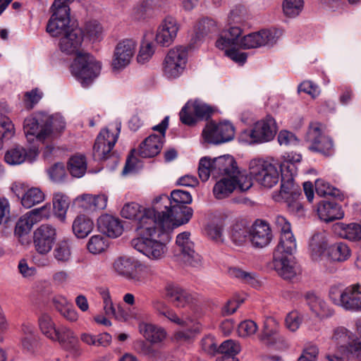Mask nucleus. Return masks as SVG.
<instances>
[{
  "label": "nucleus",
  "mask_w": 361,
  "mask_h": 361,
  "mask_svg": "<svg viewBox=\"0 0 361 361\" xmlns=\"http://www.w3.org/2000/svg\"><path fill=\"white\" fill-rule=\"evenodd\" d=\"M118 132L116 134L110 133L108 129H103L97 135L94 147L93 157L94 159L104 161L111 157V150L117 142Z\"/></svg>",
  "instance_id": "2eb2a0df"
},
{
  "label": "nucleus",
  "mask_w": 361,
  "mask_h": 361,
  "mask_svg": "<svg viewBox=\"0 0 361 361\" xmlns=\"http://www.w3.org/2000/svg\"><path fill=\"white\" fill-rule=\"evenodd\" d=\"M153 214L154 211L149 210L140 219L135 228L139 237L131 240V245L149 259H157L164 256L166 244L171 237L167 216L159 223L152 218Z\"/></svg>",
  "instance_id": "f03ea898"
},
{
  "label": "nucleus",
  "mask_w": 361,
  "mask_h": 361,
  "mask_svg": "<svg viewBox=\"0 0 361 361\" xmlns=\"http://www.w3.org/2000/svg\"><path fill=\"white\" fill-rule=\"evenodd\" d=\"M257 330V324L252 320H245L238 325V334L242 337L250 336L256 333Z\"/></svg>",
  "instance_id": "338daca9"
},
{
  "label": "nucleus",
  "mask_w": 361,
  "mask_h": 361,
  "mask_svg": "<svg viewBox=\"0 0 361 361\" xmlns=\"http://www.w3.org/2000/svg\"><path fill=\"white\" fill-rule=\"evenodd\" d=\"M249 18L247 10L243 5H236L230 12L229 20L233 23L240 24Z\"/></svg>",
  "instance_id": "680f3d73"
},
{
  "label": "nucleus",
  "mask_w": 361,
  "mask_h": 361,
  "mask_svg": "<svg viewBox=\"0 0 361 361\" xmlns=\"http://www.w3.org/2000/svg\"><path fill=\"white\" fill-rule=\"evenodd\" d=\"M187 56L188 54L185 47H177L171 49L168 52L164 61L170 62L171 64V63H180L182 62L186 63Z\"/></svg>",
  "instance_id": "864d4df0"
},
{
  "label": "nucleus",
  "mask_w": 361,
  "mask_h": 361,
  "mask_svg": "<svg viewBox=\"0 0 361 361\" xmlns=\"http://www.w3.org/2000/svg\"><path fill=\"white\" fill-rule=\"evenodd\" d=\"M241 34L242 30L239 26H231L221 32L216 42V47L222 50L230 47H239Z\"/></svg>",
  "instance_id": "a878e982"
},
{
  "label": "nucleus",
  "mask_w": 361,
  "mask_h": 361,
  "mask_svg": "<svg viewBox=\"0 0 361 361\" xmlns=\"http://www.w3.org/2000/svg\"><path fill=\"white\" fill-rule=\"evenodd\" d=\"M44 200V194L38 188L28 189L20 198L22 205L27 209L37 204Z\"/></svg>",
  "instance_id": "58836bf2"
},
{
  "label": "nucleus",
  "mask_w": 361,
  "mask_h": 361,
  "mask_svg": "<svg viewBox=\"0 0 361 361\" xmlns=\"http://www.w3.org/2000/svg\"><path fill=\"white\" fill-rule=\"evenodd\" d=\"M160 203L164 204V208L165 205L170 206V197L166 195H161L155 197L153 200V207L152 209H145L144 214L142 215V218L146 215L147 211L152 210L154 211V214L151 216L152 218L154 219L156 221H158V216L159 214L162 213L163 212H166V209L161 210L162 206L161 204L159 205Z\"/></svg>",
  "instance_id": "5fc2aeb1"
},
{
  "label": "nucleus",
  "mask_w": 361,
  "mask_h": 361,
  "mask_svg": "<svg viewBox=\"0 0 361 361\" xmlns=\"http://www.w3.org/2000/svg\"><path fill=\"white\" fill-rule=\"evenodd\" d=\"M216 30V22L211 18H205L197 23L195 28V36L198 39H201L208 34L214 32Z\"/></svg>",
  "instance_id": "09e8293b"
},
{
  "label": "nucleus",
  "mask_w": 361,
  "mask_h": 361,
  "mask_svg": "<svg viewBox=\"0 0 361 361\" xmlns=\"http://www.w3.org/2000/svg\"><path fill=\"white\" fill-rule=\"evenodd\" d=\"M185 62L180 63H171L164 61V72L169 78H178L183 72L185 66Z\"/></svg>",
  "instance_id": "0e129e2a"
},
{
  "label": "nucleus",
  "mask_w": 361,
  "mask_h": 361,
  "mask_svg": "<svg viewBox=\"0 0 361 361\" xmlns=\"http://www.w3.org/2000/svg\"><path fill=\"white\" fill-rule=\"evenodd\" d=\"M289 175L281 174V185L280 190V196L281 199L290 198L291 195L294 197H301V189L299 185H295L293 182V176L290 173Z\"/></svg>",
  "instance_id": "473e14b6"
},
{
  "label": "nucleus",
  "mask_w": 361,
  "mask_h": 361,
  "mask_svg": "<svg viewBox=\"0 0 361 361\" xmlns=\"http://www.w3.org/2000/svg\"><path fill=\"white\" fill-rule=\"evenodd\" d=\"M56 240V229L47 224L42 225L34 233V245L41 255L48 253Z\"/></svg>",
  "instance_id": "6ab92c4d"
},
{
  "label": "nucleus",
  "mask_w": 361,
  "mask_h": 361,
  "mask_svg": "<svg viewBox=\"0 0 361 361\" xmlns=\"http://www.w3.org/2000/svg\"><path fill=\"white\" fill-rule=\"evenodd\" d=\"M140 331L144 337L152 343L161 342L166 337L165 331L150 324L140 325Z\"/></svg>",
  "instance_id": "e433bc0d"
},
{
  "label": "nucleus",
  "mask_w": 361,
  "mask_h": 361,
  "mask_svg": "<svg viewBox=\"0 0 361 361\" xmlns=\"http://www.w3.org/2000/svg\"><path fill=\"white\" fill-rule=\"evenodd\" d=\"M38 322L42 333L53 341L54 338H56L57 329H56L55 324L50 316L48 314H43L39 318Z\"/></svg>",
  "instance_id": "8fccbe9b"
},
{
  "label": "nucleus",
  "mask_w": 361,
  "mask_h": 361,
  "mask_svg": "<svg viewBox=\"0 0 361 361\" xmlns=\"http://www.w3.org/2000/svg\"><path fill=\"white\" fill-rule=\"evenodd\" d=\"M281 35L282 31L281 30H262L240 38L239 48L248 49L262 46L272 47Z\"/></svg>",
  "instance_id": "9d476101"
},
{
  "label": "nucleus",
  "mask_w": 361,
  "mask_h": 361,
  "mask_svg": "<svg viewBox=\"0 0 361 361\" xmlns=\"http://www.w3.org/2000/svg\"><path fill=\"white\" fill-rule=\"evenodd\" d=\"M85 30L92 40L99 39L103 32L102 25L96 20H90L85 24Z\"/></svg>",
  "instance_id": "e2e57ef3"
},
{
  "label": "nucleus",
  "mask_w": 361,
  "mask_h": 361,
  "mask_svg": "<svg viewBox=\"0 0 361 361\" xmlns=\"http://www.w3.org/2000/svg\"><path fill=\"white\" fill-rule=\"evenodd\" d=\"M145 209L136 202L126 203L121 209V214L123 218L128 219H137V226L140 219L144 214Z\"/></svg>",
  "instance_id": "de8ad7c7"
},
{
  "label": "nucleus",
  "mask_w": 361,
  "mask_h": 361,
  "mask_svg": "<svg viewBox=\"0 0 361 361\" xmlns=\"http://www.w3.org/2000/svg\"><path fill=\"white\" fill-rule=\"evenodd\" d=\"M273 266L277 274L285 280H291L300 272L293 257L274 256Z\"/></svg>",
  "instance_id": "412c9836"
},
{
  "label": "nucleus",
  "mask_w": 361,
  "mask_h": 361,
  "mask_svg": "<svg viewBox=\"0 0 361 361\" xmlns=\"http://www.w3.org/2000/svg\"><path fill=\"white\" fill-rule=\"evenodd\" d=\"M332 339L338 351L343 356L350 358L360 355L361 342L353 332L343 326L334 329Z\"/></svg>",
  "instance_id": "423d86ee"
},
{
  "label": "nucleus",
  "mask_w": 361,
  "mask_h": 361,
  "mask_svg": "<svg viewBox=\"0 0 361 361\" xmlns=\"http://www.w3.org/2000/svg\"><path fill=\"white\" fill-rule=\"evenodd\" d=\"M82 42V30L75 27L60 36L59 48L66 55L75 56L70 66L71 73L83 87H87L99 75L102 65L92 55L80 51Z\"/></svg>",
  "instance_id": "f257e3e1"
},
{
  "label": "nucleus",
  "mask_w": 361,
  "mask_h": 361,
  "mask_svg": "<svg viewBox=\"0 0 361 361\" xmlns=\"http://www.w3.org/2000/svg\"><path fill=\"white\" fill-rule=\"evenodd\" d=\"M93 227V221L85 215L77 216L72 225L73 232L78 238L87 237L92 232Z\"/></svg>",
  "instance_id": "72a5a7b5"
},
{
  "label": "nucleus",
  "mask_w": 361,
  "mask_h": 361,
  "mask_svg": "<svg viewBox=\"0 0 361 361\" xmlns=\"http://www.w3.org/2000/svg\"><path fill=\"white\" fill-rule=\"evenodd\" d=\"M154 53V47L152 42H143L137 56V61L139 63L144 64L147 62Z\"/></svg>",
  "instance_id": "69168bd1"
},
{
  "label": "nucleus",
  "mask_w": 361,
  "mask_h": 361,
  "mask_svg": "<svg viewBox=\"0 0 361 361\" xmlns=\"http://www.w3.org/2000/svg\"><path fill=\"white\" fill-rule=\"evenodd\" d=\"M205 231L209 238L216 242H223V231L224 228L222 225L210 224L207 225Z\"/></svg>",
  "instance_id": "774afa93"
},
{
  "label": "nucleus",
  "mask_w": 361,
  "mask_h": 361,
  "mask_svg": "<svg viewBox=\"0 0 361 361\" xmlns=\"http://www.w3.org/2000/svg\"><path fill=\"white\" fill-rule=\"evenodd\" d=\"M277 131L275 120L271 116L257 121L252 130H245L240 135L242 142L249 144L262 143L271 140Z\"/></svg>",
  "instance_id": "39448f33"
},
{
  "label": "nucleus",
  "mask_w": 361,
  "mask_h": 361,
  "mask_svg": "<svg viewBox=\"0 0 361 361\" xmlns=\"http://www.w3.org/2000/svg\"><path fill=\"white\" fill-rule=\"evenodd\" d=\"M325 126L319 122H311L305 135V140L311 143V151L321 153L325 156L331 154L333 141L324 134Z\"/></svg>",
  "instance_id": "6e6552de"
},
{
  "label": "nucleus",
  "mask_w": 361,
  "mask_h": 361,
  "mask_svg": "<svg viewBox=\"0 0 361 361\" xmlns=\"http://www.w3.org/2000/svg\"><path fill=\"white\" fill-rule=\"evenodd\" d=\"M301 155L296 153H290L286 156H284V161L280 166L281 173H284V171L286 170L287 173H290L292 175H295L296 173L295 163H299L301 161Z\"/></svg>",
  "instance_id": "4d7b16f0"
},
{
  "label": "nucleus",
  "mask_w": 361,
  "mask_h": 361,
  "mask_svg": "<svg viewBox=\"0 0 361 361\" xmlns=\"http://www.w3.org/2000/svg\"><path fill=\"white\" fill-rule=\"evenodd\" d=\"M329 257L334 262H343L346 261L351 255L349 247L344 243H336L329 247Z\"/></svg>",
  "instance_id": "c9c22d12"
},
{
  "label": "nucleus",
  "mask_w": 361,
  "mask_h": 361,
  "mask_svg": "<svg viewBox=\"0 0 361 361\" xmlns=\"http://www.w3.org/2000/svg\"><path fill=\"white\" fill-rule=\"evenodd\" d=\"M21 344L24 350L32 352L37 344L38 337L35 326L25 322L21 325Z\"/></svg>",
  "instance_id": "2f4dec72"
},
{
  "label": "nucleus",
  "mask_w": 361,
  "mask_h": 361,
  "mask_svg": "<svg viewBox=\"0 0 361 361\" xmlns=\"http://www.w3.org/2000/svg\"><path fill=\"white\" fill-rule=\"evenodd\" d=\"M49 121V114L44 112L26 118L23 122V130L27 139L32 140L35 137L44 141L48 138L49 128L45 126Z\"/></svg>",
  "instance_id": "9b49d317"
},
{
  "label": "nucleus",
  "mask_w": 361,
  "mask_h": 361,
  "mask_svg": "<svg viewBox=\"0 0 361 361\" xmlns=\"http://www.w3.org/2000/svg\"><path fill=\"white\" fill-rule=\"evenodd\" d=\"M68 197L62 193H56L53 197V207L55 215L61 221L66 218L67 210L69 207Z\"/></svg>",
  "instance_id": "79ce46f5"
},
{
  "label": "nucleus",
  "mask_w": 361,
  "mask_h": 361,
  "mask_svg": "<svg viewBox=\"0 0 361 361\" xmlns=\"http://www.w3.org/2000/svg\"><path fill=\"white\" fill-rule=\"evenodd\" d=\"M240 351V344L233 340L229 339L221 343L218 347L217 353L222 355V361H226L228 358L238 360L234 356Z\"/></svg>",
  "instance_id": "c03bdc74"
},
{
  "label": "nucleus",
  "mask_w": 361,
  "mask_h": 361,
  "mask_svg": "<svg viewBox=\"0 0 361 361\" xmlns=\"http://www.w3.org/2000/svg\"><path fill=\"white\" fill-rule=\"evenodd\" d=\"M135 42L131 39L120 42L116 47L111 63L113 69H121L128 66L134 55Z\"/></svg>",
  "instance_id": "aec40b11"
},
{
  "label": "nucleus",
  "mask_w": 361,
  "mask_h": 361,
  "mask_svg": "<svg viewBox=\"0 0 361 361\" xmlns=\"http://www.w3.org/2000/svg\"><path fill=\"white\" fill-rule=\"evenodd\" d=\"M164 209L166 212L160 213L158 216V221H156L159 223L167 216V221L169 223V233L174 227L187 224L193 214V209L186 204L165 205Z\"/></svg>",
  "instance_id": "4468645a"
},
{
  "label": "nucleus",
  "mask_w": 361,
  "mask_h": 361,
  "mask_svg": "<svg viewBox=\"0 0 361 361\" xmlns=\"http://www.w3.org/2000/svg\"><path fill=\"white\" fill-rule=\"evenodd\" d=\"M234 190L233 181L231 178H223L215 184L213 192L217 199L221 200L228 197Z\"/></svg>",
  "instance_id": "49530a36"
},
{
  "label": "nucleus",
  "mask_w": 361,
  "mask_h": 361,
  "mask_svg": "<svg viewBox=\"0 0 361 361\" xmlns=\"http://www.w3.org/2000/svg\"><path fill=\"white\" fill-rule=\"evenodd\" d=\"M234 135L233 126L227 121L221 122L218 124L209 122L206 125L202 131L204 141L214 145L231 141L233 139Z\"/></svg>",
  "instance_id": "f8f14e48"
},
{
  "label": "nucleus",
  "mask_w": 361,
  "mask_h": 361,
  "mask_svg": "<svg viewBox=\"0 0 361 361\" xmlns=\"http://www.w3.org/2000/svg\"><path fill=\"white\" fill-rule=\"evenodd\" d=\"M178 30L176 19L171 16H166L157 30L155 41L161 47H169L176 39Z\"/></svg>",
  "instance_id": "a211bd4d"
},
{
  "label": "nucleus",
  "mask_w": 361,
  "mask_h": 361,
  "mask_svg": "<svg viewBox=\"0 0 361 361\" xmlns=\"http://www.w3.org/2000/svg\"><path fill=\"white\" fill-rule=\"evenodd\" d=\"M296 247L295 239L292 232H284L281 234L279 243L274 252V256L293 257Z\"/></svg>",
  "instance_id": "c756f323"
},
{
  "label": "nucleus",
  "mask_w": 361,
  "mask_h": 361,
  "mask_svg": "<svg viewBox=\"0 0 361 361\" xmlns=\"http://www.w3.org/2000/svg\"><path fill=\"white\" fill-rule=\"evenodd\" d=\"M327 243L326 236L322 233H315L310 242V249L312 256L317 259L326 250Z\"/></svg>",
  "instance_id": "37998d69"
},
{
  "label": "nucleus",
  "mask_w": 361,
  "mask_h": 361,
  "mask_svg": "<svg viewBox=\"0 0 361 361\" xmlns=\"http://www.w3.org/2000/svg\"><path fill=\"white\" fill-rule=\"evenodd\" d=\"M329 297L334 304L346 310L361 311V286L358 283L350 286L341 292L331 288Z\"/></svg>",
  "instance_id": "0eeeda50"
},
{
  "label": "nucleus",
  "mask_w": 361,
  "mask_h": 361,
  "mask_svg": "<svg viewBox=\"0 0 361 361\" xmlns=\"http://www.w3.org/2000/svg\"><path fill=\"white\" fill-rule=\"evenodd\" d=\"M249 169L250 176L264 188H271L279 183V171L275 164L269 161L252 159L250 162Z\"/></svg>",
  "instance_id": "20e7f679"
},
{
  "label": "nucleus",
  "mask_w": 361,
  "mask_h": 361,
  "mask_svg": "<svg viewBox=\"0 0 361 361\" xmlns=\"http://www.w3.org/2000/svg\"><path fill=\"white\" fill-rule=\"evenodd\" d=\"M37 154V150L35 149H27L20 145H15L6 151L4 160L10 165H17L26 160L32 161Z\"/></svg>",
  "instance_id": "4be33fe9"
},
{
  "label": "nucleus",
  "mask_w": 361,
  "mask_h": 361,
  "mask_svg": "<svg viewBox=\"0 0 361 361\" xmlns=\"http://www.w3.org/2000/svg\"><path fill=\"white\" fill-rule=\"evenodd\" d=\"M50 207L44 205L34 209L21 216L16 223L15 233L19 236L28 233L33 225L42 218H47L49 215Z\"/></svg>",
  "instance_id": "f3484780"
},
{
  "label": "nucleus",
  "mask_w": 361,
  "mask_h": 361,
  "mask_svg": "<svg viewBox=\"0 0 361 361\" xmlns=\"http://www.w3.org/2000/svg\"><path fill=\"white\" fill-rule=\"evenodd\" d=\"M238 169L236 161L231 155H224L214 159L204 157L200 160L198 175L202 182H206L210 176L214 178L222 176L231 178L238 172Z\"/></svg>",
  "instance_id": "7ed1b4c3"
},
{
  "label": "nucleus",
  "mask_w": 361,
  "mask_h": 361,
  "mask_svg": "<svg viewBox=\"0 0 361 361\" xmlns=\"http://www.w3.org/2000/svg\"><path fill=\"white\" fill-rule=\"evenodd\" d=\"M319 218L324 221H333L343 217V212L335 201H322L317 207Z\"/></svg>",
  "instance_id": "bb28decb"
},
{
  "label": "nucleus",
  "mask_w": 361,
  "mask_h": 361,
  "mask_svg": "<svg viewBox=\"0 0 361 361\" xmlns=\"http://www.w3.org/2000/svg\"><path fill=\"white\" fill-rule=\"evenodd\" d=\"M166 297L176 307H184L192 300L190 293L178 286L172 285L166 287Z\"/></svg>",
  "instance_id": "cd10ccee"
},
{
  "label": "nucleus",
  "mask_w": 361,
  "mask_h": 361,
  "mask_svg": "<svg viewBox=\"0 0 361 361\" xmlns=\"http://www.w3.org/2000/svg\"><path fill=\"white\" fill-rule=\"evenodd\" d=\"M315 190L317 194L321 197L332 196L336 197L340 196V191L337 188L322 179H317L315 181Z\"/></svg>",
  "instance_id": "603ef678"
},
{
  "label": "nucleus",
  "mask_w": 361,
  "mask_h": 361,
  "mask_svg": "<svg viewBox=\"0 0 361 361\" xmlns=\"http://www.w3.org/2000/svg\"><path fill=\"white\" fill-rule=\"evenodd\" d=\"M303 6V0H283V11L286 16L295 18L301 13Z\"/></svg>",
  "instance_id": "3c124183"
},
{
  "label": "nucleus",
  "mask_w": 361,
  "mask_h": 361,
  "mask_svg": "<svg viewBox=\"0 0 361 361\" xmlns=\"http://www.w3.org/2000/svg\"><path fill=\"white\" fill-rule=\"evenodd\" d=\"M335 233L343 238L352 241L361 240V225L356 223L345 224L338 223L334 226Z\"/></svg>",
  "instance_id": "7c9ffc66"
},
{
  "label": "nucleus",
  "mask_w": 361,
  "mask_h": 361,
  "mask_svg": "<svg viewBox=\"0 0 361 361\" xmlns=\"http://www.w3.org/2000/svg\"><path fill=\"white\" fill-rule=\"evenodd\" d=\"M304 298L310 307V310L320 319H326L334 315V311L322 298L318 297L313 291H308L304 294Z\"/></svg>",
  "instance_id": "b1692460"
},
{
  "label": "nucleus",
  "mask_w": 361,
  "mask_h": 361,
  "mask_svg": "<svg viewBox=\"0 0 361 361\" xmlns=\"http://www.w3.org/2000/svg\"><path fill=\"white\" fill-rule=\"evenodd\" d=\"M106 247L105 238L101 235L92 236L87 244V250L92 254H99L103 252Z\"/></svg>",
  "instance_id": "bf43d9fd"
},
{
  "label": "nucleus",
  "mask_w": 361,
  "mask_h": 361,
  "mask_svg": "<svg viewBox=\"0 0 361 361\" xmlns=\"http://www.w3.org/2000/svg\"><path fill=\"white\" fill-rule=\"evenodd\" d=\"M192 107H194L192 103L187 102L180 110L179 116L180 120L183 123L188 126H192L197 122L195 110L192 109Z\"/></svg>",
  "instance_id": "13d9d810"
},
{
  "label": "nucleus",
  "mask_w": 361,
  "mask_h": 361,
  "mask_svg": "<svg viewBox=\"0 0 361 361\" xmlns=\"http://www.w3.org/2000/svg\"><path fill=\"white\" fill-rule=\"evenodd\" d=\"M113 268L118 275L135 283H142L145 282L142 273L146 272L148 268L142 266L133 257L128 256L118 257L113 264Z\"/></svg>",
  "instance_id": "1a4fd4ad"
},
{
  "label": "nucleus",
  "mask_w": 361,
  "mask_h": 361,
  "mask_svg": "<svg viewBox=\"0 0 361 361\" xmlns=\"http://www.w3.org/2000/svg\"><path fill=\"white\" fill-rule=\"evenodd\" d=\"M192 202L190 192L182 190H174L171 193L170 205L187 204Z\"/></svg>",
  "instance_id": "052dcab7"
},
{
  "label": "nucleus",
  "mask_w": 361,
  "mask_h": 361,
  "mask_svg": "<svg viewBox=\"0 0 361 361\" xmlns=\"http://www.w3.org/2000/svg\"><path fill=\"white\" fill-rule=\"evenodd\" d=\"M249 237L254 246L263 247L270 243L272 235L271 229L266 222L257 221L252 229L250 230Z\"/></svg>",
  "instance_id": "5701e85b"
},
{
  "label": "nucleus",
  "mask_w": 361,
  "mask_h": 361,
  "mask_svg": "<svg viewBox=\"0 0 361 361\" xmlns=\"http://www.w3.org/2000/svg\"><path fill=\"white\" fill-rule=\"evenodd\" d=\"M53 255L58 262H68L71 256V241L68 239L59 241L56 245Z\"/></svg>",
  "instance_id": "a18cd8bd"
},
{
  "label": "nucleus",
  "mask_w": 361,
  "mask_h": 361,
  "mask_svg": "<svg viewBox=\"0 0 361 361\" xmlns=\"http://www.w3.org/2000/svg\"><path fill=\"white\" fill-rule=\"evenodd\" d=\"M250 235V229L242 222L234 224L230 231L231 241L238 246L243 245Z\"/></svg>",
  "instance_id": "4c0bfd02"
},
{
  "label": "nucleus",
  "mask_w": 361,
  "mask_h": 361,
  "mask_svg": "<svg viewBox=\"0 0 361 361\" xmlns=\"http://www.w3.org/2000/svg\"><path fill=\"white\" fill-rule=\"evenodd\" d=\"M163 141L157 135H149L140 145V156L144 158L157 156L162 148Z\"/></svg>",
  "instance_id": "c85d7f7f"
},
{
  "label": "nucleus",
  "mask_w": 361,
  "mask_h": 361,
  "mask_svg": "<svg viewBox=\"0 0 361 361\" xmlns=\"http://www.w3.org/2000/svg\"><path fill=\"white\" fill-rule=\"evenodd\" d=\"M98 229L110 238H116L123 233L121 221L109 214H103L97 219Z\"/></svg>",
  "instance_id": "393cba45"
},
{
  "label": "nucleus",
  "mask_w": 361,
  "mask_h": 361,
  "mask_svg": "<svg viewBox=\"0 0 361 361\" xmlns=\"http://www.w3.org/2000/svg\"><path fill=\"white\" fill-rule=\"evenodd\" d=\"M152 307L159 314L166 317L170 321L178 325H185V322L180 319L175 313V312L171 310L164 301L160 300H154L152 301Z\"/></svg>",
  "instance_id": "ea45409f"
},
{
  "label": "nucleus",
  "mask_w": 361,
  "mask_h": 361,
  "mask_svg": "<svg viewBox=\"0 0 361 361\" xmlns=\"http://www.w3.org/2000/svg\"><path fill=\"white\" fill-rule=\"evenodd\" d=\"M231 179L233 181L235 189L238 188L240 191H246L252 185L251 178L248 177L245 173L240 172L239 169H238V172L235 173Z\"/></svg>",
  "instance_id": "6e6d98bb"
},
{
  "label": "nucleus",
  "mask_w": 361,
  "mask_h": 361,
  "mask_svg": "<svg viewBox=\"0 0 361 361\" xmlns=\"http://www.w3.org/2000/svg\"><path fill=\"white\" fill-rule=\"evenodd\" d=\"M68 169L70 173L76 178L84 176L87 170L86 158L83 155H75L69 159Z\"/></svg>",
  "instance_id": "a19ab883"
},
{
  "label": "nucleus",
  "mask_w": 361,
  "mask_h": 361,
  "mask_svg": "<svg viewBox=\"0 0 361 361\" xmlns=\"http://www.w3.org/2000/svg\"><path fill=\"white\" fill-rule=\"evenodd\" d=\"M56 338L53 341H58L65 349L71 350L78 343V338L69 328L62 326L57 329Z\"/></svg>",
  "instance_id": "f704fd0d"
},
{
  "label": "nucleus",
  "mask_w": 361,
  "mask_h": 361,
  "mask_svg": "<svg viewBox=\"0 0 361 361\" xmlns=\"http://www.w3.org/2000/svg\"><path fill=\"white\" fill-rule=\"evenodd\" d=\"M52 15L47 25V32L54 37H60L66 31L73 30L75 27L70 25V12L66 9L51 8Z\"/></svg>",
  "instance_id": "dca6fc26"
},
{
  "label": "nucleus",
  "mask_w": 361,
  "mask_h": 361,
  "mask_svg": "<svg viewBox=\"0 0 361 361\" xmlns=\"http://www.w3.org/2000/svg\"><path fill=\"white\" fill-rule=\"evenodd\" d=\"M189 232H183L176 237V251L184 264L193 267L202 265V257L195 251L194 244L190 239Z\"/></svg>",
  "instance_id": "ddd939ff"
}]
</instances>
